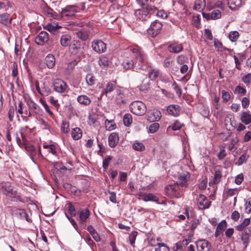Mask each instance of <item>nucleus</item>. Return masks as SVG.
<instances>
[{
    "mask_svg": "<svg viewBox=\"0 0 251 251\" xmlns=\"http://www.w3.org/2000/svg\"><path fill=\"white\" fill-rule=\"evenodd\" d=\"M130 51L132 53L134 58V71L138 72L147 69L146 57L141 49L136 46L129 48Z\"/></svg>",
    "mask_w": 251,
    "mask_h": 251,
    "instance_id": "f257e3e1",
    "label": "nucleus"
},
{
    "mask_svg": "<svg viewBox=\"0 0 251 251\" xmlns=\"http://www.w3.org/2000/svg\"><path fill=\"white\" fill-rule=\"evenodd\" d=\"M130 109L133 114L138 116L143 115L146 112V106L141 101L132 102L130 105Z\"/></svg>",
    "mask_w": 251,
    "mask_h": 251,
    "instance_id": "f03ea898",
    "label": "nucleus"
},
{
    "mask_svg": "<svg viewBox=\"0 0 251 251\" xmlns=\"http://www.w3.org/2000/svg\"><path fill=\"white\" fill-rule=\"evenodd\" d=\"M4 193L13 201H17L20 200V196L17 191L14 190L12 186L9 183H5L3 186Z\"/></svg>",
    "mask_w": 251,
    "mask_h": 251,
    "instance_id": "7ed1b4c3",
    "label": "nucleus"
},
{
    "mask_svg": "<svg viewBox=\"0 0 251 251\" xmlns=\"http://www.w3.org/2000/svg\"><path fill=\"white\" fill-rule=\"evenodd\" d=\"M155 9L154 6L148 5L146 7H143L141 9L136 10L135 11V15L138 19L142 21L145 20L150 12Z\"/></svg>",
    "mask_w": 251,
    "mask_h": 251,
    "instance_id": "20e7f679",
    "label": "nucleus"
},
{
    "mask_svg": "<svg viewBox=\"0 0 251 251\" xmlns=\"http://www.w3.org/2000/svg\"><path fill=\"white\" fill-rule=\"evenodd\" d=\"M190 174L188 172H183L179 174L176 180V183L181 187H186L190 180Z\"/></svg>",
    "mask_w": 251,
    "mask_h": 251,
    "instance_id": "39448f33",
    "label": "nucleus"
},
{
    "mask_svg": "<svg viewBox=\"0 0 251 251\" xmlns=\"http://www.w3.org/2000/svg\"><path fill=\"white\" fill-rule=\"evenodd\" d=\"M92 48L96 52L101 53L105 51L106 45L102 40H95L92 43Z\"/></svg>",
    "mask_w": 251,
    "mask_h": 251,
    "instance_id": "423d86ee",
    "label": "nucleus"
},
{
    "mask_svg": "<svg viewBox=\"0 0 251 251\" xmlns=\"http://www.w3.org/2000/svg\"><path fill=\"white\" fill-rule=\"evenodd\" d=\"M77 12V7L75 5H67L64 9H62L61 12L62 17H72L75 15Z\"/></svg>",
    "mask_w": 251,
    "mask_h": 251,
    "instance_id": "0eeeda50",
    "label": "nucleus"
},
{
    "mask_svg": "<svg viewBox=\"0 0 251 251\" xmlns=\"http://www.w3.org/2000/svg\"><path fill=\"white\" fill-rule=\"evenodd\" d=\"M165 191L167 195L170 197H178L180 195L178 185L176 183L167 186Z\"/></svg>",
    "mask_w": 251,
    "mask_h": 251,
    "instance_id": "6e6552de",
    "label": "nucleus"
},
{
    "mask_svg": "<svg viewBox=\"0 0 251 251\" xmlns=\"http://www.w3.org/2000/svg\"><path fill=\"white\" fill-rule=\"evenodd\" d=\"M198 251H209L211 244L205 239H199L196 243Z\"/></svg>",
    "mask_w": 251,
    "mask_h": 251,
    "instance_id": "1a4fd4ad",
    "label": "nucleus"
},
{
    "mask_svg": "<svg viewBox=\"0 0 251 251\" xmlns=\"http://www.w3.org/2000/svg\"><path fill=\"white\" fill-rule=\"evenodd\" d=\"M196 200L200 209H203L208 208L210 206V202L203 195H199L197 196Z\"/></svg>",
    "mask_w": 251,
    "mask_h": 251,
    "instance_id": "9d476101",
    "label": "nucleus"
},
{
    "mask_svg": "<svg viewBox=\"0 0 251 251\" xmlns=\"http://www.w3.org/2000/svg\"><path fill=\"white\" fill-rule=\"evenodd\" d=\"M48 33L45 31L40 32L35 39V43L38 45H43L49 40Z\"/></svg>",
    "mask_w": 251,
    "mask_h": 251,
    "instance_id": "9b49d317",
    "label": "nucleus"
},
{
    "mask_svg": "<svg viewBox=\"0 0 251 251\" xmlns=\"http://www.w3.org/2000/svg\"><path fill=\"white\" fill-rule=\"evenodd\" d=\"M54 89L58 93H63L67 88L66 83L60 79H56L53 82Z\"/></svg>",
    "mask_w": 251,
    "mask_h": 251,
    "instance_id": "f8f14e48",
    "label": "nucleus"
},
{
    "mask_svg": "<svg viewBox=\"0 0 251 251\" xmlns=\"http://www.w3.org/2000/svg\"><path fill=\"white\" fill-rule=\"evenodd\" d=\"M115 92V100L116 103L119 105L126 103L127 100L124 93L119 89H116Z\"/></svg>",
    "mask_w": 251,
    "mask_h": 251,
    "instance_id": "ddd939ff",
    "label": "nucleus"
},
{
    "mask_svg": "<svg viewBox=\"0 0 251 251\" xmlns=\"http://www.w3.org/2000/svg\"><path fill=\"white\" fill-rule=\"evenodd\" d=\"M90 215V212L88 209L86 208L81 211L79 214V224L82 226H85V223L89 218Z\"/></svg>",
    "mask_w": 251,
    "mask_h": 251,
    "instance_id": "4468645a",
    "label": "nucleus"
},
{
    "mask_svg": "<svg viewBox=\"0 0 251 251\" xmlns=\"http://www.w3.org/2000/svg\"><path fill=\"white\" fill-rule=\"evenodd\" d=\"M167 112L170 115L176 117L179 114V106L176 104L170 105L167 108Z\"/></svg>",
    "mask_w": 251,
    "mask_h": 251,
    "instance_id": "2eb2a0df",
    "label": "nucleus"
},
{
    "mask_svg": "<svg viewBox=\"0 0 251 251\" xmlns=\"http://www.w3.org/2000/svg\"><path fill=\"white\" fill-rule=\"evenodd\" d=\"M227 226V223L226 220H224L219 223L217 226L215 232V237H218L221 233L226 229Z\"/></svg>",
    "mask_w": 251,
    "mask_h": 251,
    "instance_id": "dca6fc26",
    "label": "nucleus"
},
{
    "mask_svg": "<svg viewBox=\"0 0 251 251\" xmlns=\"http://www.w3.org/2000/svg\"><path fill=\"white\" fill-rule=\"evenodd\" d=\"M72 37L68 34H63L60 37V43L61 45L64 47L69 46L71 43Z\"/></svg>",
    "mask_w": 251,
    "mask_h": 251,
    "instance_id": "f3484780",
    "label": "nucleus"
},
{
    "mask_svg": "<svg viewBox=\"0 0 251 251\" xmlns=\"http://www.w3.org/2000/svg\"><path fill=\"white\" fill-rule=\"evenodd\" d=\"M119 141V136L116 133H112L108 137L109 145L111 148L115 147Z\"/></svg>",
    "mask_w": 251,
    "mask_h": 251,
    "instance_id": "a211bd4d",
    "label": "nucleus"
},
{
    "mask_svg": "<svg viewBox=\"0 0 251 251\" xmlns=\"http://www.w3.org/2000/svg\"><path fill=\"white\" fill-rule=\"evenodd\" d=\"M241 121L245 125L251 123V114L249 112L243 111L241 113Z\"/></svg>",
    "mask_w": 251,
    "mask_h": 251,
    "instance_id": "6ab92c4d",
    "label": "nucleus"
},
{
    "mask_svg": "<svg viewBox=\"0 0 251 251\" xmlns=\"http://www.w3.org/2000/svg\"><path fill=\"white\" fill-rule=\"evenodd\" d=\"M168 49L170 52L178 53L182 50L183 46L181 44L173 43L169 45Z\"/></svg>",
    "mask_w": 251,
    "mask_h": 251,
    "instance_id": "aec40b11",
    "label": "nucleus"
},
{
    "mask_svg": "<svg viewBox=\"0 0 251 251\" xmlns=\"http://www.w3.org/2000/svg\"><path fill=\"white\" fill-rule=\"evenodd\" d=\"M100 67L102 69L108 67L110 64V61L107 57L104 55L101 56L98 61Z\"/></svg>",
    "mask_w": 251,
    "mask_h": 251,
    "instance_id": "412c9836",
    "label": "nucleus"
},
{
    "mask_svg": "<svg viewBox=\"0 0 251 251\" xmlns=\"http://www.w3.org/2000/svg\"><path fill=\"white\" fill-rule=\"evenodd\" d=\"M216 7L220 8L221 9H223L224 5H223V3L220 1L216 2L215 1L211 0L208 2L207 5L206 7V8L207 9H208V10H211Z\"/></svg>",
    "mask_w": 251,
    "mask_h": 251,
    "instance_id": "4be33fe9",
    "label": "nucleus"
},
{
    "mask_svg": "<svg viewBox=\"0 0 251 251\" xmlns=\"http://www.w3.org/2000/svg\"><path fill=\"white\" fill-rule=\"evenodd\" d=\"M46 64L49 69L52 68L55 64V58L52 54H48L45 58Z\"/></svg>",
    "mask_w": 251,
    "mask_h": 251,
    "instance_id": "5701e85b",
    "label": "nucleus"
},
{
    "mask_svg": "<svg viewBox=\"0 0 251 251\" xmlns=\"http://www.w3.org/2000/svg\"><path fill=\"white\" fill-rule=\"evenodd\" d=\"M77 101L81 105L88 106L91 102L90 99L86 95L79 96L77 98Z\"/></svg>",
    "mask_w": 251,
    "mask_h": 251,
    "instance_id": "b1692460",
    "label": "nucleus"
},
{
    "mask_svg": "<svg viewBox=\"0 0 251 251\" xmlns=\"http://www.w3.org/2000/svg\"><path fill=\"white\" fill-rule=\"evenodd\" d=\"M228 4L231 10H236L242 6V0H228Z\"/></svg>",
    "mask_w": 251,
    "mask_h": 251,
    "instance_id": "393cba45",
    "label": "nucleus"
},
{
    "mask_svg": "<svg viewBox=\"0 0 251 251\" xmlns=\"http://www.w3.org/2000/svg\"><path fill=\"white\" fill-rule=\"evenodd\" d=\"M156 20L152 22L150 26V27L148 30V35L152 38H155L157 35V28L156 26Z\"/></svg>",
    "mask_w": 251,
    "mask_h": 251,
    "instance_id": "a878e982",
    "label": "nucleus"
},
{
    "mask_svg": "<svg viewBox=\"0 0 251 251\" xmlns=\"http://www.w3.org/2000/svg\"><path fill=\"white\" fill-rule=\"evenodd\" d=\"M206 3L205 0H196L194 6V9L198 11H202L205 7Z\"/></svg>",
    "mask_w": 251,
    "mask_h": 251,
    "instance_id": "bb28decb",
    "label": "nucleus"
},
{
    "mask_svg": "<svg viewBox=\"0 0 251 251\" xmlns=\"http://www.w3.org/2000/svg\"><path fill=\"white\" fill-rule=\"evenodd\" d=\"M71 135L73 139L75 140H78L82 137V130L78 127H75L72 129Z\"/></svg>",
    "mask_w": 251,
    "mask_h": 251,
    "instance_id": "cd10ccee",
    "label": "nucleus"
},
{
    "mask_svg": "<svg viewBox=\"0 0 251 251\" xmlns=\"http://www.w3.org/2000/svg\"><path fill=\"white\" fill-rule=\"evenodd\" d=\"M139 197H140L144 201H157L156 199V197L153 195L151 193H140L139 195Z\"/></svg>",
    "mask_w": 251,
    "mask_h": 251,
    "instance_id": "c85d7f7f",
    "label": "nucleus"
},
{
    "mask_svg": "<svg viewBox=\"0 0 251 251\" xmlns=\"http://www.w3.org/2000/svg\"><path fill=\"white\" fill-rule=\"evenodd\" d=\"M122 66L125 70L133 68V70H134L133 60L131 59H126L122 63Z\"/></svg>",
    "mask_w": 251,
    "mask_h": 251,
    "instance_id": "c756f323",
    "label": "nucleus"
},
{
    "mask_svg": "<svg viewBox=\"0 0 251 251\" xmlns=\"http://www.w3.org/2000/svg\"><path fill=\"white\" fill-rule=\"evenodd\" d=\"M77 38L86 41L88 39L89 35L88 32L85 30H81L75 32Z\"/></svg>",
    "mask_w": 251,
    "mask_h": 251,
    "instance_id": "7c9ffc66",
    "label": "nucleus"
},
{
    "mask_svg": "<svg viewBox=\"0 0 251 251\" xmlns=\"http://www.w3.org/2000/svg\"><path fill=\"white\" fill-rule=\"evenodd\" d=\"M251 223L250 218L245 219L243 222L237 225L235 228L238 231H242L246 226L250 225Z\"/></svg>",
    "mask_w": 251,
    "mask_h": 251,
    "instance_id": "2f4dec72",
    "label": "nucleus"
},
{
    "mask_svg": "<svg viewBox=\"0 0 251 251\" xmlns=\"http://www.w3.org/2000/svg\"><path fill=\"white\" fill-rule=\"evenodd\" d=\"M85 80L89 86H93L95 84L96 79L93 74L89 73L86 75Z\"/></svg>",
    "mask_w": 251,
    "mask_h": 251,
    "instance_id": "473e14b6",
    "label": "nucleus"
},
{
    "mask_svg": "<svg viewBox=\"0 0 251 251\" xmlns=\"http://www.w3.org/2000/svg\"><path fill=\"white\" fill-rule=\"evenodd\" d=\"M239 37V33L236 30L230 31L228 35V38L232 42H235Z\"/></svg>",
    "mask_w": 251,
    "mask_h": 251,
    "instance_id": "72a5a7b5",
    "label": "nucleus"
},
{
    "mask_svg": "<svg viewBox=\"0 0 251 251\" xmlns=\"http://www.w3.org/2000/svg\"><path fill=\"white\" fill-rule=\"evenodd\" d=\"M199 224V221L198 220H195L192 222L190 228H191V230L192 231V232L191 233L190 235L189 236L188 239L186 240V244H187L188 240L189 241H190L191 240V238L194 234L193 231L196 229V228L197 227V226H198Z\"/></svg>",
    "mask_w": 251,
    "mask_h": 251,
    "instance_id": "f704fd0d",
    "label": "nucleus"
},
{
    "mask_svg": "<svg viewBox=\"0 0 251 251\" xmlns=\"http://www.w3.org/2000/svg\"><path fill=\"white\" fill-rule=\"evenodd\" d=\"M10 23V22L8 14H3L0 15V23L7 25Z\"/></svg>",
    "mask_w": 251,
    "mask_h": 251,
    "instance_id": "c9c22d12",
    "label": "nucleus"
},
{
    "mask_svg": "<svg viewBox=\"0 0 251 251\" xmlns=\"http://www.w3.org/2000/svg\"><path fill=\"white\" fill-rule=\"evenodd\" d=\"M132 122V117L130 114H126L123 118V122L124 125L126 126H129Z\"/></svg>",
    "mask_w": 251,
    "mask_h": 251,
    "instance_id": "e433bc0d",
    "label": "nucleus"
},
{
    "mask_svg": "<svg viewBox=\"0 0 251 251\" xmlns=\"http://www.w3.org/2000/svg\"><path fill=\"white\" fill-rule=\"evenodd\" d=\"M182 127V124L178 121H176L173 125L171 126H169L167 128V131H169L170 130H173L174 131L179 130Z\"/></svg>",
    "mask_w": 251,
    "mask_h": 251,
    "instance_id": "4c0bfd02",
    "label": "nucleus"
},
{
    "mask_svg": "<svg viewBox=\"0 0 251 251\" xmlns=\"http://www.w3.org/2000/svg\"><path fill=\"white\" fill-rule=\"evenodd\" d=\"M246 89L243 87L238 85L235 88L234 93L235 94L239 95L240 96H244L246 94Z\"/></svg>",
    "mask_w": 251,
    "mask_h": 251,
    "instance_id": "58836bf2",
    "label": "nucleus"
},
{
    "mask_svg": "<svg viewBox=\"0 0 251 251\" xmlns=\"http://www.w3.org/2000/svg\"><path fill=\"white\" fill-rule=\"evenodd\" d=\"M18 214L21 216V218L25 219L27 222L29 223L32 222L31 219L29 218V216L25 212V210L23 209H19L18 211Z\"/></svg>",
    "mask_w": 251,
    "mask_h": 251,
    "instance_id": "ea45409f",
    "label": "nucleus"
},
{
    "mask_svg": "<svg viewBox=\"0 0 251 251\" xmlns=\"http://www.w3.org/2000/svg\"><path fill=\"white\" fill-rule=\"evenodd\" d=\"M250 235L247 231H244L241 234V239L244 244H247L249 241Z\"/></svg>",
    "mask_w": 251,
    "mask_h": 251,
    "instance_id": "a19ab883",
    "label": "nucleus"
},
{
    "mask_svg": "<svg viewBox=\"0 0 251 251\" xmlns=\"http://www.w3.org/2000/svg\"><path fill=\"white\" fill-rule=\"evenodd\" d=\"M41 95L43 96H47L50 93V89L49 87L46 86L44 83L43 84V86L41 87Z\"/></svg>",
    "mask_w": 251,
    "mask_h": 251,
    "instance_id": "79ce46f5",
    "label": "nucleus"
},
{
    "mask_svg": "<svg viewBox=\"0 0 251 251\" xmlns=\"http://www.w3.org/2000/svg\"><path fill=\"white\" fill-rule=\"evenodd\" d=\"M133 149L137 151H142L145 149V146L143 143L135 142L132 146Z\"/></svg>",
    "mask_w": 251,
    "mask_h": 251,
    "instance_id": "37998d69",
    "label": "nucleus"
},
{
    "mask_svg": "<svg viewBox=\"0 0 251 251\" xmlns=\"http://www.w3.org/2000/svg\"><path fill=\"white\" fill-rule=\"evenodd\" d=\"M115 88L116 86L114 84L111 82H108L106 84L105 88H104V92L105 93V94L110 93L113 91L115 89Z\"/></svg>",
    "mask_w": 251,
    "mask_h": 251,
    "instance_id": "c03bdc74",
    "label": "nucleus"
},
{
    "mask_svg": "<svg viewBox=\"0 0 251 251\" xmlns=\"http://www.w3.org/2000/svg\"><path fill=\"white\" fill-rule=\"evenodd\" d=\"M248 155L247 153H244L239 158L238 162L236 163L238 166L241 165L244 162H246L248 158Z\"/></svg>",
    "mask_w": 251,
    "mask_h": 251,
    "instance_id": "a18cd8bd",
    "label": "nucleus"
},
{
    "mask_svg": "<svg viewBox=\"0 0 251 251\" xmlns=\"http://www.w3.org/2000/svg\"><path fill=\"white\" fill-rule=\"evenodd\" d=\"M43 148L44 149H48V151L53 154H54L56 153V148L55 146L52 144L45 145L43 146Z\"/></svg>",
    "mask_w": 251,
    "mask_h": 251,
    "instance_id": "49530a36",
    "label": "nucleus"
},
{
    "mask_svg": "<svg viewBox=\"0 0 251 251\" xmlns=\"http://www.w3.org/2000/svg\"><path fill=\"white\" fill-rule=\"evenodd\" d=\"M187 61V58L183 55H180L176 58V62L179 65H184Z\"/></svg>",
    "mask_w": 251,
    "mask_h": 251,
    "instance_id": "de8ad7c7",
    "label": "nucleus"
},
{
    "mask_svg": "<svg viewBox=\"0 0 251 251\" xmlns=\"http://www.w3.org/2000/svg\"><path fill=\"white\" fill-rule=\"evenodd\" d=\"M221 93L223 101L224 102H226L228 101L230 98V95L229 93L224 90L222 91Z\"/></svg>",
    "mask_w": 251,
    "mask_h": 251,
    "instance_id": "09e8293b",
    "label": "nucleus"
},
{
    "mask_svg": "<svg viewBox=\"0 0 251 251\" xmlns=\"http://www.w3.org/2000/svg\"><path fill=\"white\" fill-rule=\"evenodd\" d=\"M211 17L212 20L220 19L221 17V13L219 10H214L211 13Z\"/></svg>",
    "mask_w": 251,
    "mask_h": 251,
    "instance_id": "8fccbe9b",
    "label": "nucleus"
},
{
    "mask_svg": "<svg viewBox=\"0 0 251 251\" xmlns=\"http://www.w3.org/2000/svg\"><path fill=\"white\" fill-rule=\"evenodd\" d=\"M157 117L154 112H149L147 115V120L150 122H153L156 121Z\"/></svg>",
    "mask_w": 251,
    "mask_h": 251,
    "instance_id": "3c124183",
    "label": "nucleus"
},
{
    "mask_svg": "<svg viewBox=\"0 0 251 251\" xmlns=\"http://www.w3.org/2000/svg\"><path fill=\"white\" fill-rule=\"evenodd\" d=\"M61 130L65 133H67L69 131V124L68 122L66 121H63L61 125Z\"/></svg>",
    "mask_w": 251,
    "mask_h": 251,
    "instance_id": "603ef678",
    "label": "nucleus"
},
{
    "mask_svg": "<svg viewBox=\"0 0 251 251\" xmlns=\"http://www.w3.org/2000/svg\"><path fill=\"white\" fill-rule=\"evenodd\" d=\"M43 12L46 15L49 17H53L52 9L48 6H45L43 8Z\"/></svg>",
    "mask_w": 251,
    "mask_h": 251,
    "instance_id": "864d4df0",
    "label": "nucleus"
},
{
    "mask_svg": "<svg viewBox=\"0 0 251 251\" xmlns=\"http://www.w3.org/2000/svg\"><path fill=\"white\" fill-rule=\"evenodd\" d=\"M60 27L58 25H53L51 24H48L46 26V29L50 32H55Z\"/></svg>",
    "mask_w": 251,
    "mask_h": 251,
    "instance_id": "5fc2aeb1",
    "label": "nucleus"
},
{
    "mask_svg": "<svg viewBox=\"0 0 251 251\" xmlns=\"http://www.w3.org/2000/svg\"><path fill=\"white\" fill-rule=\"evenodd\" d=\"M40 102L42 103V104L44 107L47 112L48 113L49 115L52 116L53 115L52 112L50 110V107L46 103V101L44 100L42 98L40 99Z\"/></svg>",
    "mask_w": 251,
    "mask_h": 251,
    "instance_id": "6e6d98bb",
    "label": "nucleus"
},
{
    "mask_svg": "<svg viewBox=\"0 0 251 251\" xmlns=\"http://www.w3.org/2000/svg\"><path fill=\"white\" fill-rule=\"evenodd\" d=\"M242 81L246 85H249L251 81V74L249 73L242 77Z\"/></svg>",
    "mask_w": 251,
    "mask_h": 251,
    "instance_id": "4d7b16f0",
    "label": "nucleus"
},
{
    "mask_svg": "<svg viewBox=\"0 0 251 251\" xmlns=\"http://www.w3.org/2000/svg\"><path fill=\"white\" fill-rule=\"evenodd\" d=\"M111 159H112L111 157L108 156H106L104 158V159L103 160L102 166H103V168L105 170L107 169L109 164V162Z\"/></svg>",
    "mask_w": 251,
    "mask_h": 251,
    "instance_id": "13d9d810",
    "label": "nucleus"
},
{
    "mask_svg": "<svg viewBox=\"0 0 251 251\" xmlns=\"http://www.w3.org/2000/svg\"><path fill=\"white\" fill-rule=\"evenodd\" d=\"M244 180V176L242 173L238 175L235 178V182L236 184L239 185L241 184Z\"/></svg>",
    "mask_w": 251,
    "mask_h": 251,
    "instance_id": "bf43d9fd",
    "label": "nucleus"
},
{
    "mask_svg": "<svg viewBox=\"0 0 251 251\" xmlns=\"http://www.w3.org/2000/svg\"><path fill=\"white\" fill-rule=\"evenodd\" d=\"M239 191V189L238 188L229 189L227 190L226 193L229 196H233L237 195Z\"/></svg>",
    "mask_w": 251,
    "mask_h": 251,
    "instance_id": "052dcab7",
    "label": "nucleus"
},
{
    "mask_svg": "<svg viewBox=\"0 0 251 251\" xmlns=\"http://www.w3.org/2000/svg\"><path fill=\"white\" fill-rule=\"evenodd\" d=\"M245 208L246 212L250 213L251 212V199H248L245 204Z\"/></svg>",
    "mask_w": 251,
    "mask_h": 251,
    "instance_id": "680f3d73",
    "label": "nucleus"
},
{
    "mask_svg": "<svg viewBox=\"0 0 251 251\" xmlns=\"http://www.w3.org/2000/svg\"><path fill=\"white\" fill-rule=\"evenodd\" d=\"M242 106L243 108H246L248 107L250 104V100L247 97H244L241 101Z\"/></svg>",
    "mask_w": 251,
    "mask_h": 251,
    "instance_id": "e2e57ef3",
    "label": "nucleus"
},
{
    "mask_svg": "<svg viewBox=\"0 0 251 251\" xmlns=\"http://www.w3.org/2000/svg\"><path fill=\"white\" fill-rule=\"evenodd\" d=\"M15 108L14 107L11 106L9 108L8 112V116L10 121H13V118L14 115Z\"/></svg>",
    "mask_w": 251,
    "mask_h": 251,
    "instance_id": "0e129e2a",
    "label": "nucleus"
},
{
    "mask_svg": "<svg viewBox=\"0 0 251 251\" xmlns=\"http://www.w3.org/2000/svg\"><path fill=\"white\" fill-rule=\"evenodd\" d=\"M221 173L219 171H216L214 174V182L218 183L221 180Z\"/></svg>",
    "mask_w": 251,
    "mask_h": 251,
    "instance_id": "69168bd1",
    "label": "nucleus"
},
{
    "mask_svg": "<svg viewBox=\"0 0 251 251\" xmlns=\"http://www.w3.org/2000/svg\"><path fill=\"white\" fill-rule=\"evenodd\" d=\"M18 75V65L16 63L12 64V76L13 77H16Z\"/></svg>",
    "mask_w": 251,
    "mask_h": 251,
    "instance_id": "338daca9",
    "label": "nucleus"
},
{
    "mask_svg": "<svg viewBox=\"0 0 251 251\" xmlns=\"http://www.w3.org/2000/svg\"><path fill=\"white\" fill-rule=\"evenodd\" d=\"M158 251H169V248L164 243H158Z\"/></svg>",
    "mask_w": 251,
    "mask_h": 251,
    "instance_id": "774afa93",
    "label": "nucleus"
}]
</instances>
